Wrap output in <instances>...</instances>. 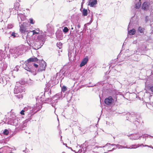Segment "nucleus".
Masks as SVG:
<instances>
[{"mask_svg":"<svg viewBox=\"0 0 153 153\" xmlns=\"http://www.w3.org/2000/svg\"><path fill=\"white\" fill-rule=\"evenodd\" d=\"M27 24L26 23L24 22L20 26L19 30L21 33H24L25 32H27L28 31L27 30L26 28Z\"/></svg>","mask_w":153,"mask_h":153,"instance_id":"f257e3e1","label":"nucleus"},{"mask_svg":"<svg viewBox=\"0 0 153 153\" xmlns=\"http://www.w3.org/2000/svg\"><path fill=\"white\" fill-rule=\"evenodd\" d=\"M114 100L111 96H109L105 100V103L107 105H110L113 102Z\"/></svg>","mask_w":153,"mask_h":153,"instance_id":"f03ea898","label":"nucleus"},{"mask_svg":"<svg viewBox=\"0 0 153 153\" xmlns=\"http://www.w3.org/2000/svg\"><path fill=\"white\" fill-rule=\"evenodd\" d=\"M150 4V3L147 2H145L143 3L142 7L144 10H147L149 9V8Z\"/></svg>","mask_w":153,"mask_h":153,"instance_id":"7ed1b4c3","label":"nucleus"},{"mask_svg":"<svg viewBox=\"0 0 153 153\" xmlns=\"http://www.w3.org/2000/svg\"><path fill=\"white\" fill-rule=\"evenodd\" d=\"M38 61V59L36 57L34 58H30L27 60L26 62H27V63H30L31 62H37Z\"/></svg>","mask_w":153,"mask_h":153,"instance_id":"20e7f679","label":"nucleus"},{"mask_svg":"<svg viewBox=\"0 0 153 153\" xmlns=\"http://www.w3.org/2000/svg\"><path fill=\"white\" fill-rule=\"evenodd\" d=\"M97 0H89L88 5L91 7H93L97 4Z\"/></svg>","mask_w":153,"mask_h":153,"instance_id":"39448f33","label":"nucleus"},{"mask_svg":"<svg viewBox=\"0 0 153 153\" xmlns=\"http://www.w3.org/2000/svg\"><path fill=\"white\" fill-rule=\"evenodd\" d=\"M88 60V59L87 57H86L83 59L82 61L80 64V66L81 67L85 65L87 62Z\"/></svg>","mask_w":153,"mask_h":153,"instance_id":"423d86ee","label":"nucleus"},{"mask_svg":"<svg viewBox=\"0 0 153 153\" xmlns=\"http://www.w3.org/2000/svg\"><path fill=\"white\" fill-rule=\"evenodd\" d=\"M46 65L44 64L41 63L40 64L39 69L41 71H44Z\"/></svg>","mask_w":153,"mask_h":153,"instance_id":"0eeeda50","label":"nucleus"},{"mask_svg":"<svg viewBox=\"0 0 153 153\" xmlns=\"http://www.w3.org/2000/svg\"><path fill=\"white\" fill-rule=\"evenodd\" d=\"M129 34L130 35H134L136 33V30L134 29H133L131 30H130L128 31Z\"/></svg>","mask_w":153,"mask_h":153,"instance_id":"6e6552de","label":"nucleus"},{"mask_svg":"<svg viewBox=\"0 0 153 153\" xmlns=\"http://www.w3.org/2000/svg\"><path fill=\"white\" fill-rule=\"evenodd\" d=\"M36 30L37 31H36L35 30H33L32 31H30V32H33L32 35H33L35 34H39V28H37L36 29Z\"/></svg>","mask_w":153,"mask_h":153,"instance_id":"1a4fd4ad","label":"nucleus"},{"mask_svg":"<svg viewBox=\"0 0 153 153\" xmlns=\"http://www.w3.org/2000/svg\"><path fill=\"white\" fill-rule=\"evenodd\" d=\"M82 15L84 16H87V15L88 11L87 9L84 8L82 10Z\"/></svg>","mask_w":153,"mask_h":153,"instance_id":"9d476101","label":"nucleus"},{"mask_svg":"<svg viewBox=\"0 0 153 153\" xmlns=\"http://www.w3.org/2000/svg\"><path fill=\"white\" fill-rule=\"evenodd\" d=\"M144 28L139 27L138 29V30L141 33H143Z\"/></svg>","mask_w":153,"mask_h":153,"instance_id":"9b49d317","label":"nucleus"},{"mask_svg":"<svg viewBox=\"0 0 153 153\" xmlns=\"http://www.w3.org/2000/svg\"><path fill=\"white\" fill-rule=\"evenodd\" d=\"M9 133V131L7 129H5L4 130V131L3 132V134L4 135H8Z\"/></svg>","mask_w":153,"mask_h":153,"instance_id":"f8f14e48","label":"nucleus"},{"mask_svg":"<svg viewBox=\"0 0 153 153\" xmlns=\"http://www.w3.org/2000/svg\"><path fill=\"white\" fill-rule=\"evenodd\" d=\"M67 90V88L66 86H63L62 88V90L63 92H65Z\"/></svg>","mask_w":153,"mask_h":153,"instance_id":"ddd939ff","label":"nucleus"},{"mask_svg":"<svg viewBox=\"0 0 153 153\" xmlns=\"http://www.w3.org/2000/svg\"><path fill=\"white\" fill-rule=\"evenodd\" d=\"M68 29L67 27H65L63 30V31L65 33H67L68 31Z\"/></svg>","mask_w":153,"mask_h":153,"instance_id":"4468645a","label":"nucleus"},{"mask_svg":"<svg viewBox=\"0 0 153 153\" xmlns=\"http://www.w3.org/2000/svg\"><path fill=\"white\" fill-rule=\"evenodd\" d=\"M29 20L30 21V24H32V25H33L34 24V22L33 21V20L32 18H30L29 19Z\"/></svg>","mask_w":153,"mask_h":153,"instance_id":"2eb2a0df","label":"nucleus"},{"mask_svg":"<svg viewBox=\"0 0 153 153\" xmlns=\"http://www.w3.org/2000/svg\"><path fill=\"white\" fill-rule=\"evenodd\" d=\"M25 111L24 110H22L20 112V114H22V115H24L25 114Z\"/></svg>","mask_w":153,"mask_h":153,"instance_id":"dca6fc26","label":"nucleus"},{"mask_svg":"<svg viewBox=\"0 0 153 153\" xmlns=\"http://www.w3.org/2000/svg\"><path fill=\"white\" fill-rule=\"evenodd\" d=\"M150 89L152 92H153V85L150 87Z\"/></svg>","mask_w":153,"mask_h":153,"instance_id":"f3484780","label":"nucleus"},{"mask_svg":"<svg viewBox=\"0 0 153 153\" xmlns=\"http://www.w3.org/2000/svg\"><path fill=\"white\" fill-rule=\"evenodd\" d=\"M27 71H29L30 72L31 71V70L28 68V69H25Z\"/></svg>","mask_w":153,"mask_h":153,"instance_id":"a211bd4d","label":"nucleus"},{"mask_svg":"<svg viewBox=\"0 0 153 153\" xmlns=\"http://www.w3.org/2000/svg\"><path fill=\"white\" fill-rule=\"evenodd\" d=\"M34 66L36 67V68H37L38 66V65L37 64L34 63Z\"/></svg>","mask_w":153,"mask_h":153,"instance_id":"6ab92c4d","label":"nucleus"},{"mask_svg":"<svg viewBox=\"0 0 153 153\" xmlns=\"http://www.w3.org/2000/svg\"><path fill=\"white\" fill-rule=\"evenodd\" d=\"M77 27L78 28H80V25L79 23L77 25Z\"/></svg>","mask_w":153,"mask_h":153,"instance_id":"aec40b11","label":"nucleus"},{"mask_svg":"<svg viewBox=\"0 0 153 153\" xmlns=\"http://www.w3.org/2000/svg\"><path fill=\"white\" fill-rule=\"evenodd\" d=\"M12 36H13L14 37H15V33H13L12 34Z\"/></svg>","mask_w":153,"mask_h":153,"instance_id":"412c9836","label":"nucleus"},{"mask_svg":"<svg viewBox=\"0 0 153 153\" xmlns=\"http://www.w3.org/2000/svg\"><path fill=\"white\" fill-rule=\"evenodd\" d=\"M121 148H126V147H124V146H122Z\"/></svg>","mask_w":153,"mask_h":153,"instance_id":"4be33fe9","label":"nucleus"},{"mask_svg":"<svg viewBox=\"0 0 153 153\" xmlns=\"http://www.w3.org/2000/svg\"><path fill=\"white\" fill-rule=\"evenodd\" d=\"M84 153H89V152H85Z\"/></svg>","mask_w":153,"mask_h":153,"instance_id":"5701e85b","label":"nucleus"},{"mask_svg":"<svg viewBox=\"0 0 153 153\" xmlns=\"http://www.w3.org/2000/svg\"><path fill=\"white\" fill-rule=\"evenodd\" d=\"M145 146H147V145H145Z\"/></svg>","mask_w":153,"mask_h":153,"instance_id":"b1692460","label":"nucleus"},{"mask_svg":"<svg viewBox=\"0 0 153 153\" xmlns=\"http://www.w3.org/2000/svg\"><path fill=\"white\" fill-rule=\"evenodd\" d=\"M73 29V27L71 28V29Z\"/></svg>","mask_w":153,"mask_h":153,"instance_id":"393cba45","label":"nucleus"},{"mask_svg":"<svg viewBox=\"0 0 153 153\" xmlns=\"http://www.w3.org/2000/svg\"><path fill=\"white\" fill-rule=\"evenodd\" d=\"M62 153H65V152H62Z\"/></svg>","mask_w":153,"mask_h":153,"instance_id":"a878e982","label":"nucleus"},{"mask_svg":"<svg viewBox=\"0 0 153 153\" xmlns=\"http://www.w3.org/2000/svg\"><path fill=\"white\" fill-rule=\"evenodd\" d=\"M0 153H1V152H0Z\"/></svg>","mask_w":153,"mask_h":153,"instance_id":"bb28decb","label":"nucleus"}]
</instances>
